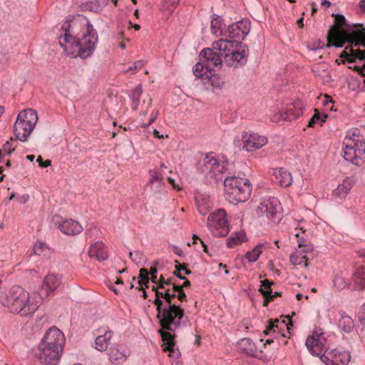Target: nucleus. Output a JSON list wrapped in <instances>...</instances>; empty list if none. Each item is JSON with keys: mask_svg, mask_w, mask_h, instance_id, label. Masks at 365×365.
Listing matches in <instances>:
<instances>
[{"mask_svg": "<svg viewBox=\"0 0 365 365\" xmlns=\"http://www.w3.org/2000/svg\"><path fill=\"white\" fill-rule=\"evenodd\" d=\"M0 302L11 313L27 317L38 309V302L29 293L19 286L13 287L0 295Z\"/></svg>", "mask_w": 365, "mask_h": 365, "instance_id": "1", "label": "nucleus"}, {"mask_svg": "<svg viewBox=\"0 0 365 365\" xmlns=\"http://www.w3.org/2000/svg\"><path fill=\"white\" fill-rule=\"evenodd\" d=\"M306 346L312 355L319 356L326 365H347L351 359L347 351L339 349L329 350L326 339L321 334L308 336Z\"/></svg>", "mask_w": 365, "mask_h": 365, "instance_id": "2", "label": "nucleus"}, {"mask_svg": "<svg viewBox=\"0 0 365 365\" xmlns=\"http://www.w3.org/2000/svg\"><path fill=\"white\" fill-rule=\"evenodd\" d=\"M212 46L216 51H219L225 64L229 67L240 68L247 62L248 47L240 41L220 38L213 42Z\"/></svg>", "mask_w": 365, "mask_h": 365, "instance_id": "3", "label": "nucleus"}, {"mask_svg": "<svg viewBox=\"0 0 365 365\" xmlns=\"http://www.w3.org/2000/svg\"><path fill=\"white\" fill-rule=\"evenodd\" d=\"M156 303L158 304L156 307L157 318L163 329L174 332L182 325H186L187 317L180 305H177L175 302H169V304L164 306L160 301Z\"/></svg>", "mask_w": 365, "mask_h": 365, "instance_id": "4", "label": "nucleus"}, {"mask_svg": "<svg viewBox=\"0 0 365 365\" xmlns=\"http://www.w3.org/2000/svg\"><path fill=\"white\" fill-rule=\"evenodd\" d=\"M224 185L226 198L232 203L247 201L252 190L250 180L245 178L227 177Z\"/></svg>", "mask_w": 365, "mask_h": 365, "instance_id": "5", "label": "nucleus"}, {"mask_svg": "<svg viewBox=\"0 0 365 365\" xmlns=\"http://www.w3.org/2000/svg\"><path fill=\"white\" fill-rule=\"evenodd\" d=\"M335 40L333 46L341 48L346 43H350L351 46H365V29L361 30L353 25L347 30H340L336 27L331 28L328 35V40Z\"/></svg>", "mask_w": 365, "mask_h": 365, "instance_id": "6", "label": "nucleus"}, {"mask_svg": "<svg viewBox=\"0 0 365 365\" xmlns=\"http://www.w3.org/2000/svg\"><path fill=\"white\" fill-rule=\"evenodd\" d=\"M343 145L344 160L356 166L362 165L365 160V142L363 137L356 134L346 137Z\"/></svg>", "mask_w": 365, "mask_h": 365, "instance_id": "7", "label": "nucleus"}, {"mask_svg": "<svg viewBox=\"0 0 365 365\" xmlns=\"http://www.w3.org/2000/svg\"><path fill=\"white\" fill-rule=\"evenodd\" d=\"M37 120V113L34 110L27 108L20 112L14 125V133L16 138L20 141H26Z\"/></svg>", "mask_w": 365, "mask_h": 365, "instance_id": "8", "label": "nucleus"}, {"mask_svg": "<svg viewBox=\"0 0 365 365\" xmlns=\"http://www.w3.org/2000/svg\"><path fill=\"white\" fill-rule=\"evenodd\" d=\"M98 41L96 31L90 22L87 23V31L81 38L78 39L76 57L87 58L90 57L96 48Z\"/></svg>", "mask_w": 365, "mask_h": 365, "instance_id": "9", "label": "nucleus"}, {"mask_svg": "<svg viewBox=\"0 0 365 365\" xmlns=\"http://www.w3.org/2000/svg\"><path fill=\"white\" fill-rule=\"evenodd\" d=\"M198 170L206 178L222 180L225 165L212 155H207L199 165Z\"/></svg>", "mask_w": 365, "mask_h": 365, "instance_id": "10", "label": "nucleus"}, {"mask_svg": "<svg viewBox=\"0 0 365 365\" xmlns=\"http://www.w3.org/2000/svg\"><path fill=\"white\" fill-rule=\"evenodd\" d=\"M207 226L215 237H224L229 232L228 222L224 209H219L207 218Z\"/></svg>", "mask_w": 365, "mask_h": 365, "instance_id": "11", "label": "nucleus"}, {"mask_svg": "<svg viewBox=\"0 0 365 365\" xmlns=\"http://www.w3.org/2000/svg\"><path fill=\"white\" fill-rule=\"evenodd\" d=\"M258 214L264 215L274 223H277L282 219L281 206L276 197H269L263 200L257 207Z\"/></svg>", "mask_w": 365, "mask_h": 365, "instance_id": "12", "label": "nucleus"}, {"mask_svg": "<svg viewBox=\"0 0 365 365\" xmlns=\"http://www.w3.org/2000/svg\"><path fill=\"white\" fill-rule=\"evenodd\" d=\"M35 356L44 365H56L60 359L61 351L39 344L35 349Z\"/></svg>", "mask_w": 365, "mask_h": 365, "instance_id": "13", "label": "nucleus"}, {"mask_svg": "<svg viewBox=\"0 0 365 365\" xmlns=\"http://www.w3.org/2000/svg\"><path fill=\"white\" fill-rule=\"evenodd\" d=\"M64 343V335L63 332L56 327L47 330L39 344L41 346H46L62 351Z\"/></svg>", "mask_w": 365, "mask_h": 365, "instance_id": "14", "label": "nucleus"}, {"mask_svg": "<svg viewBox=\"0 0 365 365\" xmlns=\"http://www.w3.org/2000/svg\"><path fill=\"white\" fill-rule=\"evenodd\" d=\"M347 49H349V46L346 47L345 50L340 55L343 63H345L346 61L349 63L361 61L362 64L356 65L354 69L358 73H363V70L365 69V49H354L353 46H351L349 49V53L346 51Z\"/></svg>", "mask_w": 365, "mask_h": 365, "instance_id": "15", "label": "nucleus"}, {"mask_svg": "<svg viewBox=\"0 0 365 365\" xmlns=\"http://www.w3.org/2000/svg\"><path fill=\"white\" fill-rule=\"evenodd\" d=\"M250 21L242 19L229 25L225 30V36L230 38H237V41L243 40L250 31Z\"/></svg>", "mask_w": 365, "mask_h": 365, "instance_id": "16", "label": "nucleus"}, {"mask_svg": "<svg viewBox=\"0 0 365 365\" xmlns=\"http://www.w3.org/2000/svg\"><path fill=\"white\" fill-rule=\"evenodd\" d=\"M222 57L219 51H216L212 46V48L202 49L200 53V61L206 65V71H213L221 66Z\"/></svg>", "mask_w": 365, "mask_h": 365, "instance_id": "17", "label": "nucleus"}, {"mask_svg": "<svg viewBox=\"0 0 365 365\" xmlns=\"http://www.w3.org/2000/svg\"><path fill=\"white\" fill-rule=\"evenodd\" d=\"M61 277L55 273H48L43 279L40 287V294L43 297H48L53 294L61 284Z\"/></svg>", "mask_w": 365, "mask_h": 365, "instance_id": "18", "label": "nucleus"}, {"mask_svg": "<svg viewBox=\"0 0 365 365\" xmlns=\"http://www.w3.org/2000/svg\"><path fill=\"white\" fill-rule=\"evenodd\" d=\"M243 148L247 152H252L261 148L267 143V138L258 133H252L242 136Z\"/></svg>", "mask_w": 365, "mask_h": 365, "instance_id": "19", "label": "nucleus"}, {"mask_svg": "<svg viewBox=\"0 0 365 365\" xmlns=\"http://www.w3.org/2000/svg\"><path fill=\"white\" fill-rule=\"evenodd\" d=\"M130 355L129 349L123 344H116L108 350L109 360L115 364H120L126 361Z\"/></svg>", "mask_w": 365, "mask_h": 365, "instance_id": "20", "label": "nucleus"}, {"mask_svg": "<svg viewBox=\"0 0 365 365\" xmlns=\"http://www.w3.org/2000/svg\"><path fill=\"white\" fill-rule=\"evenodd\" d=\"M160 336L163 341V350L164 351H168V356L174 359H178L180 356V352L175 347V344L173 341L174 335L170 332L165 331H160Z\"/></svg>", "mask_w": 365, "mask_h": 365, "instance_id": "21", "label": "nucleus"}, {"mask_svg": "<svg viewBox=\"0 0 365 365\" xmlns=\"http://www.w3.org/2000/svg\"><path fill=\"white\" fill-rule=\"evenodd\" d=\"M59 44L68 56L76 57L78 40L75 37L71 34H64V36H60Z\"/></svg>", "mask_w": 365, "mask_h": 365, "instance_id": "22", "label": "nucleus"}, {"mask_svg": "<svg viewBox=\"0 0 365 365\" xmlns=\"http://www.w3.org/2000/svg\"><path fill=\"white\" fill-rule=\"evenodd\" d=\"M158 289L155 290V299L153 303L155 305H156V307H158V303H156L157 301H160L162 302L163 305L168 304H169V302H175L176 299V294L174 293V292H171L170 288L165 289H160L158 286L157 287Z\"/></svg>", "mask_w": 365, "mask_h": 365, "instance_id": "23", "label": "nucleus"}, {"mask_svg": "<svg viewBox=\"0 0 365 365\" xmlns=\"http://www.w3.org/2000/svg\"><path fill=\"white\" fill-rule=\"evenodd\" d=\"M88 255L91 258H96L98 261H104L108 259L106 247L100 241H97L90 246Z\"/></svg>", "mask_w": 365, "mask_h": 365, "instance_id": "24", "label": "nucleus"}, {"mask_svg": "<svg viewBox=\"0 0 365 365\" xmlns=\"http://www.w3.org/2000/svg\"><path fill=\"white\" fill-rule=\"evenodd\" d=\"M60 230L67 235H76L83 231V227L76 220H66L59 224Z\"/></svg>", "mask_w": 365, "mask_h": 365, "instance_id": "25", "label": "nucleus"}, {"mask_svg": "<svg viewBox=\"0 0 365 365\" xmlns=\"http://www.w3.org/2000/svg\"><path fill=\"white\" fill-rule=\"evenodd\" d=\"M355 181L353 178H346L333 190V196L339 199L344 198L348 195Z\"/></svg>", "mask_w": 365, "mask_h": 365, "instance_id": "26", "label": "nucleus"}, {"mask_svg": "<svg viewBox=\"0 0 365 365\" xmlns=\"http://www.w3.org/2000/svg\"><path fill=\"white\" fill-rule=\"evenodd\" d=\"M238 350L249 356L257 357V347L255 343L248 338H243L237 343Z\"/></svg>", "mask_w": 365, "mask_h": 365, "instance_id": "27", "label": "nucleus"}, {"mask_svg": "<svg viewBox=\"0 0 365 365\" xmlns=\"http://www.w3.org/2000/svg\"><path fill=\"white\" fill-rule=\"evenodd\" d=\"M277 182L282 187H289L292 182L291 173L284 168H277L274 172Z\"/></svg>", "mask_w": 365, "mask_h": 365, "instance_id": "28", "label": "nucleus"}, {"mask_svg": "<svg viewBox=\"0 0 365 365\" xmlns=\"http://www.w3.org/2000/svg\"><path fill=\"white\" fill-rule=\"evenodd\" d=\"M113 331L107 330L103 334L98 335L95 341L96 349L100 351H104L108 349V344L113 337Z\"/></svg>", "mask_w": 365, "mask_h": 365, "instance_id": "29", "label": "nucleus"}, {"mask_svg": "<svg viewBox=\"0 0 365 365\" xmlns=\"http://www.w3.org/2000/svg\"><path fill=\"white\" fill-rule=\"evenodd\" d=\"M339 314L340 316L338 322L339 329L347 334L351 332L354 327V323L351 317L342 311H340Z\"/></svg>", "mask_w": 365, "mask_h": 365, "instance_id": "30", "label": "nucleus"}, {"mask_svg": "<svg viewBox=\"0 0 365 365\" xmlns=\"http://www.w3.org/2000/svg\"><path fill=\"white\" fill-rule=\"evenodd\" d=\"M225 24L222 23V19L221 16L216 14L212 16L211 19V31L216 36H225Z\"/></svg>", "mask_w": 365, "mask_h": 365, "instance_id": "31", "label": "nucleus"}, {"mask_svg": "<svg viewBox=\"0 0 365 365\" xmlns=\"http://www.w3.org/2000/svg\"><path fill=\"white\" fill-rule=\"evenodd\" d=\"M354 287L356 289L361 290L365 289V267H361L354 272L353 275Z\"/></svg>", "mask_w": 365, "mask_h": 365, "instance_id": "32", "label": "nucleus"}, {"mask_svg": "<svg viewBox=\"0 0 365 365\" xmlns=\"http://www.w3.org/2000/svg\"><path fill=\"white\" fill-rule=\"evenodd\" d=\"M302 115V111L299 110H297L293 115H288L287 113H284V111H278L271 118V120L273 122H278L279 120L284 121H292L294 120L297 119L300 115Z\"/></svg>", "mask_w": 365, "mask_h": 365, "instance_id": "33", "label": "nucleus"}, {"mask_svg": "<svg viewBox=\"0 0 365 365\" xmlns=\"http://www.w3.org/2000/svg\"><path fill=\"white\" fill-rule=\"evenodd\" d=\"M212 71H208L205 73V77L202 81L205 85H210L213 88H221L223 82L217 75L212 74Z\"/></svg>", "mask_w": 365, "mask_h": 365, "instance_id": "34", "label": "nucleus"}, {"mask_svg": "<svg viewBox=\"0 0 365 365\" xmlns=\"http://www.w3.org/2000/svg\"><path fill=\"white\" fill-rule=\"evenodd\" d=\"M261 287L259 291L262 294L264 297H269V299H273L277 296H281V293L278 292H274L272 293L270 289V286L273 284L270 282L267 279H264L260 282Z\"/></svg>", "mask_w": 365, "mask_h": 365, "instance_id": "35", "label": "nucleus"}, {"mask_svg": "<svg viewBox=\"0 0 365 365\" xmlns=\"http://www.w3.org/2000/svg\"><path fill=\"white\" fill-rule=\"evenodd\" d=\"M311 252L312 251L304 250V249H299L290 255V261L292 264L296 265L302 264L305 262V259H307V253Z\"/></svg>", "mask_w": 365, "mask_h": 365, "instance_id": "36", "label": "nucleus"}, {"mask_svg": "<svg viewBox=\"0 0 365 365\" xmlns=\"http://www.w3.org/2000/svg\"><path fill=\"white\" fill-rule=\"evenodd\" d=\"M143 93V88L140 84L138 85L131 92L130 96L132 103L131 108L133 110H136L140 103V99Z\"/></svg>", "mask_w": 365, "mask_h": 365, "instance_id": "37", "label": "nucleus"}, {"mask_svg": "<svg viewBox=\"0 0 365 365\" xmlns=\"http://www.w3.org/2000/svg\"><path fill=\"white\" fill-rule=\"evenodd\" d=\"M295 237L297 238V242L298 245V247L299 249H304L307 251H312L313 247L309 243L308 239L304 237V231H300L295 233Z\"/></svg>", "mask_w": 365, "mask_h": 365, "instance_id": "38", "label": "nucleus"}, {"mask_svg": "<svg viewBox=\"0 0 365 365\" xmlns=\"http://www.w3.org/2000/svg\"><path fill=\"white\" fill-rule=\"evenodd\" d=\"M246 235L243 231L237 232L227 239V245L230 248H232L236 245L240 244L245 240Z\"/></svg>", "mask_w": 365, "mask_h": 365, "instance_id": "39", "label": "nucleus"}, {"mask_svg": "<svg viewBox=\"0 0 365 365\" xmlns=\"http://www.w3.org/2000/svg\"><path fill=\"white\" fill-rule=\"evenodd\" d=\"M262 244L257 245L252 250L248 251L245 257L250 262H256L260 255L262 253Z\"/></svg>", "mask_w": 365, "mask_h": 365, "instance_id": "40", "label": "nucleus"}, {"mask_svg": "<svg viewBox=\"0 0 365 365\" xmlns=\"http://www.w3.org/2000/svg\"><path fill=\"white\" fill-rule=\"evenodd\" d=\"M315 113L312 117V118L309 120L308 126L309 127H314L316 124H319L322 125V123L325 122L327 115L324 113H319L317 109L314 110Z\"/></svg>", "mask_w": 365, "mask_h": 365, "instance_id": "41", "label": "nucleus"}, {"mask_svg": "<svg viewBox=\"0 0 365 365\" xmlns=\"http://www.w3.org/2000/svg\"><path fill=\"white\" fill-rule=\"evenodd\" d=\"M177 4L178 3L175 0H165L160 7V9L168 15H171Z\"/></svg>", "mask_w": 365, "mask_h": 365, "instance_id": "42", "label": "nucleus"}, {"mask_svg": "<svg viewBox=\"0 0 365 365\" xmlns=\"http://www.w3.org/2000/svg\"><path fill=\"white\" fill-rule=\"evenodd\" d=\"M206 72V65L203 63V61L198 62L195 64L193 68V73L197 77L202 78V81L205 77V73Z\"/></svg>", "mask_w": 365, "mask_h": 365, "instance_id": "43", "label": "nucleus"}, {"mask_svg": "<svg viewBox=\"0 0 365 365\" xmlns=\"http://www.w3.org/2000/svg\"><path fill=\"white\" fill-rule=\"evenodd\" d=\"M334 286L339 290H342L349 286V283L341 275H335L333 279Z\"/></svg>", "mask_w": 365, "mask_h": 365, "instance_id": "44", "label": "nucleus"}, {"mask_svg": "<svg viewBox=\"0 0 365 365\" xmlns=\"http://www.w3.org/2000/svg\"><path fill=\"white\" fill-rule=\"evenodd\" d=\"M129 257L131 260L137 264H142L145 260L143 253L139 250L130 252Z\"/></svg>", "mask_w": 365, "mask_h": 365, "instance_id": "45", "label": "nucleus"}, {"mask_svg": "<svg viewBox=\"0 0 365 365\" xmlns=\"http://www.w3.org/2000/svg\"><path fill=\"white\" fill-rule=\"evenodd\" d=\"M150 179L148 185H153L156 183L158 186H160L163 184V176L155 170L149 171Z\"/></svg>", "mask_w": 365, "mask_h": 365, "instance_id": "46", "label": "nucleus"}, {"mask_svg": "<svg viewBox=\"0 0 365 365\" xmlns=\"http://www.w3.org/2000/svg\"><path fill=\"white\" fill-rule=\"evenodd\" d=\"M335 17L334 25L331 27H336L340 30H344V27L346 25L345 17L342 14H332Z\"/></svg>", "mask_w": 365, "mask_h": 365, "instance_id": "47", "label": "nucleus"}, {"mask_svg": "<svg viewBox=\"0 0 365 365\" xmlns=\"http://www.w3.org/2000/svg\"><path fill=\"white\" fill-rule=\"evenodd\" d=\"M138 284L140 285H145L149 283V277H148V272L145 268H141L140 269V274L138 276Z\"/></svg>", "mask_w": 365, "mask_h": 365, "instance_id": "48", "label": "nucleus"}, {"mask_svg": "<svg viewBox=\"0 0 365 365\" xmlns=\"http://www.w3.org/2000/svg\"><path fill=\"white\" fill-rule=\"evenodd\" d=\"M46 248V245L44 242L37 241L34 246V252L35 255H41Z\"/></svg>", "mask_w": 365, "mask_h": 365, "instance_id": "49", "label": "nucleus"}, {"mask_svg": "<svg viewBox=\"0 0 365 365\" xmlns=\"http://www.w3.org/2000/svg\"><path fill=\"white\" fill-rule=\"evenodd\" d=\"M13 143H16V140L13 138H11L10 141H6L3 145V150L7 154H10L12 151L14 150V148L13 147Z\"/></svg>", "mask_w": 365, "mask_h": 365, "instance_id": "50", "label": "nucleus"}, {"mask_svg": "<svg viewBox=\"0 0 365 365\" xmlns=\"http://www.w3.org/2000/svg\"><path fill=\"white\" fill-rule=\"evenodd\" d=\"M144 66V61L142 60L137 61L134 63L133 66L129 67L125 72L128 71H134L135 73L137 71L140 70Z\"/></svg>", "mask_w": 365, "mask_h": 365, "instance_id": "51", "label": "nucleus"}, {"mask_svg": "<svg viewBox=\"0 0 365 365\" xmlns=\"http://www.w3.org/2000/svg\"><path fill=\"white\" fill-rule=\"evenodd\" d=\"M70 27H71V23L69 21H66L65 22H63V24H62L61 26V31L62 32V34L61 36H64V34H69V30H70Z\"/></svg>", "mask_w": 365, "mask_h": 365, "instance_id": "52", "label": "nucleus"}, {"mask_svg": "<svg viewBox=\"0 0 365 365\" xmlns=\"http://www.w3.org/2000/svg\"><path fill=\"white\" fill-rule=\"evenodd\" d=\"M173 284L170 279H165L163 277H160L158 287L160 289H165L167 286Z\"/></svg>", "mask_w": 365, "mask_h": 365, "instance_id": "53", "label": "nucleus"}, {"mask_svg": "<svg viewBox=\"0 0 365 365\" xmlns=\"http://www.w3.org/2000/svg\"><path fill=\"white\" fill-rule=\"evenodd\" d=\"M36 162L38 163V165L41 168H47L51 165V160H47L46 161H43V158L41 155L37 158Z\"/></svg>", "mask_w": 365, "mask_h": 365, "instance_id": "54", "label": "nucleus"}, {"mask_svg": "<svg viewBox=\"0 0 365 365\" xmlns=\"http://www.w3.org/2000/svg\"><path fill=\"white\" fill-rule=\"evenodd\" d=\"M297 110H302L301 109V108H299V106H297V105H292V106H290L289 108H287V110L285 111H284V113H288V115H293V114L295 113V111Z\"/></svg>", "mask_w": 365, "mask_h": 365, "instance_id": "55", "label": "nucleus"}, {"mask_svg": "<svg viewBox=\"0 0 365 365\" xmlns=\"http://www.w3.org/2000/svg\"><path fill=\"white\" fill-rule=\"evenodd\" d=\"M276 329H278V325L274 322H271L269 327L264 331V334H268L270 331H276Z\"/></svg>", "mask_w": 365, "mask_h": 365, "instance_id": "56", "label": "nucleus"}, {"mask_svg": "<svg viewBox=\"0 0 365 365\" xmlns=\"http://www.w3.org/2000/svg\"><path fill=\"white\" fill-rule=\"evenodd\" d=\"M170 290L171 292H174V293L176 294L177 292L178 293L182 291L183 289L182 285H176L175 284H173V288Z\"/></svg>", "mask_w": 365, "mask_h": 365, "instance_id": "57", "label": "nucleus"}, {"mask_svg": "<svg viewBox=\"0 0 365 365\" xmlns=\"http://www.w3.org/2000/svg\"><path fill=\"white\" fill-rule=\"evenodd\" d=\"M176 298H178L180 301L183 302L186 299V294L184 291H181L176 294Z\"/></svg>", "mask_w": 365, "mask_h": 365, "instance_id": "58", "label": "nucleus"}, {"mask_svg": "<svg viewBox=\"0 0 365 365\" xmlns=\"http://www.w3.org/2000/svg\"><path fill=\"white\" fill-rule=\"evenodd\" d=\"M173 252L178 255V256L181 257L183 255V251L182 250V249L178 246H174L173 247Z\"/></svg>", "mask_w": 365, "mask_h": 365, "instance_id": "59", "label": "nucleus"}, {"mask_svg": "<svg viewBox=\"0 0 365 365\" xmlns=\"http://www.w3.org/2000/svg\"><path fill=\"white\" fill-rule=\"evenodd\" d=\"M198 211L201 215H205L207 213L208 209H207V207H206L205 206H199Z\"/></svg>", "mask_w": 365, "mask_h": 365, "instance_id": "60", "label": "nucleus"}, {"mask_svg": "<svg viewBox=\"0 0 365 365\" xmlns=\"http://www.w3.org/2000/svg\"><path fill=\"white\" fill-rule=\"evenodd\" d=\"M29 195H26L19 197L18 200L19 201L20 203L24 204L29 200Z\"/></svg>", "mask_w": 365, "mask_h": 365, "instance_id": "61", "label": "nucleus"}, {"mask_svg": "<svg viewBox=\"0 0 365 365\" xmlns=\"http://www.w3.org/2000/svg\"><path fill=\"white\" fill-rule=\"evenodd\" d=\"M168 182L170 183V185H172V186L175 188V189H180V187H178V185H176L175 182V180L170 177L168 178Z\"/></svg>", "mask_w": 365, "mask_h": 365, "instance_id": "62", "label": "nucleus"}, {"mask_svg": "<svg viewBox=\"0 0 365 365\" xmlns=\"http://www.w3.org/2000/svg\"><path fill=\"white\" fill-rule=\"evenodd\" d=\"M360 322L363 325L365 326V303L363 306V312L361 317H360Z\"/></svg>", "mask_w": 365, "mask_h": 365, "instance_id": "63", "label": "nucleus"}, {"mask_svg": "<svg viewBox=\"0 0 365 365\" xmlns=\"http://www.w3.org/2000/svg\"><path fill=\"white\" fill-rule=\"evenodd\" d=\"M176 263H178V264L175 266V268H176V271L175 272H180L181 270H185V269L186 267H185L183 265H182L181 264H180L178 261H175Z\"/></svg>", "mask_w": 365, "mask_h": 365, "instance_id": "64", "label": "nucleus"}]
</instances>
